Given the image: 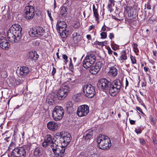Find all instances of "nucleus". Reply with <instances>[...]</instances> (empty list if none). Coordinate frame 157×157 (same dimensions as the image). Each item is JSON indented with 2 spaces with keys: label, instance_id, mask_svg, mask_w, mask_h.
Returning <instances> with one entry per match:
<instances>
[{
  "label": "nucleus",
  "instance_id": "nucleus-1",
  "mask_svg": "<svg viewBox=\"0 0 157 157\" xmlns=\"http://www.w3.org/2000/svg\"><path fill=\"white\" fill-rule=\"evenodd\" d=\"M55 137V142H57V144L53 143L51 148L56 156L63 157L66 148L71 141V137L69 133L64 132L56 133Z\"/></svg>",
  "mask_w": 157,
  "mask_h": 157
},
{
  "label": "nucleus",
  "instance_id": "nucleus-2",
  "mask_svg": "<svg viewBox=\"0 0 157 157\" xmlns=\"http://www.w3.org/2000/svg\"><path fill=\"white\" fill-rule=\"evenodd\" d=\"M122 83L119 79L114 80L112 83L105 78L100 80L97 84L99 90H107L110 95L115 96L120 92Z\"/></svg>",
  "mask_w": 157,
  "mask_h": 157
},
{
  "label": "nucleus",
  "instance_id": "nucleus-3",
  "mask_svg": "<svg viewBox=\"0 0 157 157\" xmlns=\"http://www.w3.org/2000/svg\"><path fill=\"white\" fill-rule=\"evenodd\" d=\"M22 28L18 24L13 25L7 32V37L12 43L18 42L22 36Z\"/></svg>",
  "mask_w": 157,
  "mask_h": 157
},
{
  "label": "nucleus",
  "instance_id": "nucleus-4",
  "mask_svg": "<svg viewBox=\"0 0 157 157\" xmlns=\"http://www.w3.org/2000/svg\"><path fill=\"white\" fill-rule=\"evenodd\" d=\"M98 147L101 149H109L111 144L109 138L107 136L100 135L97 139Z\"/></svg>",
  "mask_w": 157,
  "mask_h": 157
},
{
  "label": "nucleus",
  "instance_id": "nucleus-5",
  "mask_svg": "<svg viewBox=\"0 0 157 157\" xmlns=\"http://www.w3.org/2000/svg\"><path fill=\"white\" fill-rule=\"evenodd\" d=\"M96 56L94 53H87L83 61V67L86 69L91 67L95 62Z\"/></svg>",
  "mask_w": 157,
  "mask_h": 157
},
{
  "label": "nucleus",
  "instance_id": "nucleus-6",
  "mask_svg": "<svg viewBox=\"0 0 157 157\" xmlns=\"http://www.w3.org/2000/svg\"><path fill=\"white\" fill-rule=\"evenodd\" d=\"M64 111L62 107L59 106H57L54 109L52 117L55 121H59L63 118Z\"/></svg>",
  "mask_w": 157,
  "mask_h": 157
},
{
  "label": "nucleus",
  "instance_id": "nucleus-7",
  "mask_svg": "<svg viewBox=\"0 0 157 157\" xmlns=\"http://www.w3.org/2000/svg\"><path fill=\"white\" fill-rule=\"evenodd\" d=\"M29 34L31 36L33 37H40L43 36L44 38H47L48 35H45V30L40 27H34L29 32Z\"/></svg>",
  "mask_w": 157,
  "mask_h": 157
},
{
  "label": "nucleus",
  "instance_id": "nucleus-8",
  "mask_svg": "<svg viewBox=\"0 0 157 157\" xmlns=\"http://www.w3.org/2000/svg\"><path fill=\"white\" fill-rule=\"evenodd\" d=\"M83 92L86 96L92 98L95 94V87L89 84H86L83 86Z\"/></svg>",
  "mask_w": 157,
  "mask_h": 157
},
{
  "label": "nucleus",
  "instance_id": "nucleus-9",
  "mask_svg": "<svg viewBox=\"0 0 157 157\" xmlns=\"http://www.w3.org/2000/svg\"><path fill=\"white\" fill-rule=\"evenodd\" d=\"M24 12V17L27 20L32 19L35 16V9L31 6L29 5L26 6Z\"/></svg>",
  "mask_w": 157,
  "mask_h": 157
},
{
  "label": "nucleus",
  "instance_id": "nucleus-10",
  "mask_svg": "<svg viewBox=\"0 0 157 157\" xmlns=\"http://www.w3.org/2000/svg\"><path fill=\"white\" fill-rule=\"evenodd\" d=\"M70 88L67 85H64L60 88L58 91L57 95L59 100H62L67 95L69 91Z\"/></svg>",
  "mask_w": 157,
  "mask_h": 157
},
{
  "label": "nucleus",
  "instance_id": "nucleus-11",
  "mask_svg": "<svg viewBox=\"0 0 157 157\" xmlns=\"http://www.w3.org/2000/svg\"><path fill=\"white\" fill-rule=\"evenodd\" d=\"M13 157H25L26 155V151L23 147H17L15 148L11 153Z\"/></svg>",
  "mask_w": 157,
  "mask_h": 157
},
{
  "label": "nucleus",
  "instance_id": "nucleus-12",
  "mask_svg": "<svg viewBox=\"0 0 157 157\" xmlns=\"http://www.w3.org/2000/svg\"><path fill=\"white\" fill-rule=\"evenodd\" d=\"M89 112V107L85 105H81L78 108L77 113L78 116L82 117L87 115Z\"/></svg>",
  "mask_w": 157,
  "mask_h": 157
},
{
  "label": "nucleus",
  "instance_id": "nucleus-13",
  "mask_svg": "<svg viewBox=\"0 0 157 157\" xmlns=\"http://www.w3.org/2000/svg\"><path fill=\"white\" fill-rule=\"evenodd\" d=\"M54 138H53L52 136L50 134L46 135L44 138V141L42 144V146L44 147H46L47 145L50 144L51 148V145L53 143L57 144V142H55V140L53 141Z\"/></svg>",
  "mask_w": 157,
  "mask_h": 157
},
{
  "label": "nucleus",
  "instance_id": "nucleus-14",
  "mask_svg": "<svg viewBox=\"0 0 157 157\" xmlns=\"http://www.w3.org/2000/svg\"><path fill=\"white\" fill-rule=\"evenodd\" d=\"M102 66V63L100 61L97 62L95 65L91 67L90 72L92 74L96 75L100 71Z\"/></svg>",
  "mask_w": 157,
  "mask_h": 157
},
{
  "label": "nucleus",
  "instance_id": "nucleus-15",
  "mask_svg": "<svg viewBox=\"0 0 157 157\" xmlns=\"http://www.w3.org/2000/svg\"><path fill=\"white\" fill-rule=\"evenodd\" d=\"M10 45L6 39L2 37L0 39V47L4 50H8L10 47Z\"/></svg>",
  "mask_w": 157,
  "mask_h": 157
},
{
  "label": "nucleus",
  "instance_id": "nucleus-16",
  "mask_svg": "<svg viewBox=\"0 0 157 157\" xmlns=\"http://www.w3.org/2000/svg\"><path fill=\"white\" fill-rule=\"evenodd\" d=\"M29 72V68L26 66L21 67L20 69L19 75L22 77L27 75Z\"/></svg>",
  "mask_w": 157,
  "mask_h": 157
},
{
  "label": "nucleus",
  "instance_id": "nucleus-17",
  "mask_svg": "<svg viewBox=\"0 0 157 157\" xmlns=\"http://www.w3.org/2000/svg\"><path fill=\"white\" fill-rule=\"evenodd\" d=\"M48 128L52 131H55L58 128V124L54 121H49L47 124Z\"/></svg>",
  "mask_w": 157,
  "mask_h": 157
},
{
  "label": "nucleus",
  "instance_id": "nucleus-18",
  "mask_svg": "<svg viewBox=\"0 0 157 157\" xmlns=\"http://www.w3.org/2000/svg\"><path fill=\"white\" fill-rule=\"evenodd\" d=\"M72 37L74 43L75 44L78 43L82 39L81 36L77 32L74 33L72 34Z\"/></svg>",
  "mask_w": 157,
  "mask_h": 157
},
{
  "label": "nucleus",
  "instance_id": "nucleus-19",
  "mask_svg": "<svg viewBox=\"0 0 157 157\" xmlns=\"http://www.w3.org/2000/svg\"><path fill=\"white\" fill-rule=\"evenodd\" d=\"M60 15L62 18H65L67 14L68 9L67 6H62L60 9Z\"/></svg>",
  "mask_w": 157,
  "mask_h": 157
},
{
  "label": "nucleus",
  "instance_id": "nucleus-20",
  "mask_svg": "<svg viewBox=\"0 0 157 157\" xmlns=\"http://www.w3.org/2000/svg\"><path fill=\"white\" fill-rule=\"evenodd\" d=\"M67 26L66 23L64 21H59L57 22L56 27L58 31H60L61 30L66 29Z\"/></svg>",
  "mask_w": 157,
  "mask_h": 157
},
{
  "label": "nucleus",
  "instance_id": "nucleus-21",
  "mask_svg": "<svg viewBox=\"0 0 157 157\" xmlns=\"http://www.w3.org/2000/svg\"><path fill=\"white\" fill-rule=\"evenodd\" d=\"M93 132L92 131L87 132L83 136V140H85L86 144L89 142L90 140L92 138Z\"/></svg>",
  "mask_w": 157,
  "mask_h": 157
},
{
  "label": "nucleus",
  "instance_id": "nucleus-22",
  "mask_svg": "<svg viewBox=\"0 0 157 157\" xmlns=\"http://www.w3.org/2000/svg\"><path fill=\"white\" fill-rule=\"evenodd\" d=\"M34 155L36 157H39L41 156L43 154V149L40 147L36 148L33 152Z\"/></svg>",
  "mask_w": 157,
  "mask_h": 157
},
{
  "label": "nucleus",
  "instance_id": "nucleus-23",
  "mask_svg": "<svg viewBox=\"0 0 157 157\" xmlns=\"http://www.w3.org/2000/svg\"><path fill=\"white\" fill-rule=\"evenodd\" d=\"M28 58L33 60L35 61L37 59L38 55L36 52H30L28 54Z\"/></svg>",
  "mask_w": 157,
  "mask_h": 157
},
{
  "label": "nucleus",
  "instance_id": "nucleus-24",
  "mask_svg": "<svg viewBox=\"0 0 157 157\" xmlns=\"http://www.w3.org/2000/svg\"><path fill=\"white\" fill-rule=\"evenodd\" d=\"M109 73L112 76L115 77L117 74V70L115 67H111L110 68Z\"/></svg>",
  "mask_w": 157,
  "mask_h": 157
},
{
  "label": "nucleus",
  "instance_id": "nucleus-25",
  "mask_svg": "<svg viewBox=\"0 0 157 157\" xmlns=\"http://www.w3.org/2000/svg\"><path fill=\"white\" fill-rule=\"evenodd\" d=\"M82 98L81 94L80 93H77L73 96V99L74 101L78 102L81 101Z\"/></svg>",
  "mask_w": 157,
  "mask_h": 157
},
{
  "label": "nucleus",
  "instance_id": "nucleus-26",
  "mask_svg": "<svg viewBox=\"0 0 157 157\" xmlns=\"http://www.w3.org/2000/svg\"><path fill=\"white\" fill-rule=\"evenodd\" d=\"M60 30V31H58L60 34L61 37L62 38H66L68 35V32L66 30V29Z\"/></svg>",
  "mask_w": 157,
  "mask_h": 157
},
{
  "label": "nucleus",
  "instance_id": "nucleus-27",
  "mask_svg": "<svg viewBox=\"0 0 157 157\" xmlns=\"http://www.w3.org/2000/svg\"><path fill=\"white\" fill-rule=\"evenodd\" d=\"M93 11L94 16L95 18V20L98 21L99 20V15L98 13V9H96L94 5L93 6Z\"/></svg>",
  "mask_w": 157,
  "mask_h": 157
},
{
  "label": "nucleus",
  "instance_id": "nucleus-28",
  "mask_svg": "<svg viewBox=\"0 0 157 157\" xmlns=\"http://www.w3.org/2000/svg\"><path fill=\"white\" fill-rule=\"evenodd\" d=\"M122 61V62L123 61V60H126L127 59V56L126 55V52L125 50H123L121 52V56L120 57Z\"/></svg>",
  "mask_w": 157,
  "mask_h": 157
},
{
  "label": "nucleus",
  "instance_id": "nucleus-29",
  "mask_svg": "<svg viewBox=\"0 0 157 157\" xmlns=\"http://www.w3.org/2000/svg\"><path fill=\"white\" fill-rule=\"evenodd\" d=\"M31 116L29 115V113L28 112L26 111L25 113V114L24 115L22 118H23L22 119L23 121L27 120Z\"/></svg>",
  "mask_w": 157,
  "mask_h": 157
},
{
  "label": "nucleus",
  "instance_id": "nucleus-30",
  "mask_svg": "<svg viewBox=\"0 0 157 157\" xmlns=\"http://www.w3.org/2000/svg\"><path fill=\"white\" fill-rule=\"evenodd\" d=\"M132 46L134 49V52L136 54L139 52V50L137 48V44H132Z\"/></svg>",
  "mask_w": 157,
  "mask_h": 157
},
{
  "label": "nucleus",
  "instance_id": "nucleus-31",
  "mask_svg": "<svg viewBox=\"0 0 157 157\" xmlns=\"http://www.w3.org/2000/svg\"><path fill=\"white\" fill-rule=\"evenodd\" d=\"M73 105L71 101H69L67 103L66 107L68 109H69L73 108Z\"/></svg>",
  "mask_w": 157,
  "mask_h": 157
},
{
  "label": "nucleus",
  "instance_id": "nucleus-32",
  "mask_svg": "<svg viewBox=\"0 0 157 157\" xmlns=\"http://www.w3.org/2000/svg\"><path fill=\"white\" fill-rule=\"evenodd\" d=\"M130 58L132 64H136V60L135 57L132 55L130 56Z\"/></svg>",
  "mask_w": 157,
  "mask_h": 157
},
{
  "label": "nucleus",
  "instance_id": "nucleus-33",
  "mask_svg": "<svg viewBox=\"0 0 157 157\" xmlns=\"http://www.w3.org/2000/svg\"><path fill=\"white\" fill-rule=\"evenodd\" d=\"M101 38L102 39H105L107 37V33L105 32H102L101 34Z\"/></svg>",
  "mask_w": 157,
  "mask_h": 157
},
{
  "label": "nucleus",
  "instance_id": "nucleus-34",
  "mask_svg": "<svg viewBox=\"0 0 157 157\" xmlns=\"http://www.w3.org/2000/svg\"><path fill=\"white\" fill-rule=\"evenodd\" d=\"M47 13L48 16L49 17L50 20L51 21H53V19L51 16V10H48L47 11Z\"/></svg>",
  "mask_w": 157,
  "mask_h": 157
},
{
  "label": "nucleus",
  "instance_id": "nucleus-35",
  "mask_svg": "<svg viewBox=\"0 0 157 157\" xmlns=\"http://www.w3.org/2000/svg\"><path fill=\"white\" fill-rule=\"evenodd\" d=\"M101 30L104 31H109V28L107 27L105 25H104L101 28Z\"/></svg>",
  "mask_w": 157,
  "mask_h": 157
},
{
  "label": "nucleus",
  "instance_id": "nucleus-36",
  "mask_svg": "<svg viewBox=\"0 0 157 157\" xmlns=\"http://www.w3.org/2000/svg\"><path fill=\"white\" fill-rule=\"evenodd\" d=\"M113 6V4H111L110 3H109L108 4L107 8L110 11V12H111L112 11V7Z\"/></svg>",
  "mask_w": 157,
  "mask_h": 157
},
{
  "label": "nucleus",
  "instance_id": "nucleus-37",
  "mask_svg": "<svg viewBox=\"0 0 157 157\" xmlns=\"http://www.w3.org/2000/svg\"><path fill=\"white\" fill-rule=\"evenodd\" d=\"M69 69L71 71H73L74 70V67L73 66L72 64V63L71 61H71L70 62V63L69 64Z\"/></svg>",
  "mask_w": 157,
  "mask_h": 157
},
{
  "label": "nucleus",
  "instance_id": "nucleus-38",
  "mask_svg": "<svg viewBox=\"0 0 157 157\" xmlns=\"http://www.w3.org/2000/svg\"><path fill=\"white\" fill-rule=\"evenodd\" d=\"M80 26V24L78 23H75L74 24L73 27L75 29H78Z\"/></svg>",
  "mask_w": 157,
  "mask_h": 157
},
{
  "label": "nucleus",
  "instance_id": "nucleus-39",
  "mask_svg": "<svg viewBox=\"0 0 157 157\" xmlns=\"http://www.w3.org/2000/svg\"><path fill=\"white\" fill-rule=\"evenodd\" d=\"M62 57L63 59L65 60V62H67L68 61V60L67 59L68 57L66 55H63Z\"/></svg>",
  "mask_w": 157,
  "mask_h": 157
},
{
  "label": "nucleus",
  "instance_id": "nucleus-40",
  "mask_svg": "<svg viewBox=\"0 0 157 157\" xmlns=\"http://www.w3.org/2000/svg\"><path fill=\"white\" fill-rule=\"evenodd\" d=\"M150 119L151 122H152V124L154 125L156 123V121L155 120V119L153 117H151L150 118Z\"/></svg>",
  "mask_w": 157,
  "mask_h": 157
},
{
  "label": "nucleus",
  "instance_id": "nucleus-41",
  "mask_svg": "<svg viewBox=\"0 0 157 157\" xmlns=\"http://www.w3.org/2000/svg\"><path fill=\"white\" fill-rule=\"evenodd\" d=\"M140 143L143 145H144L146 144L145 141L143 139L140 138Z\"/></svg>",
  "mask_w": 157,
  "mask_h": 157
},
{
  "label": "nucleus",
  "instance_id": "nucleus-42",
  "mask_svg": "<svg viewBox=\"0 0 157 157\" xmlns=\"http://www.w3.org/2000/svg\"><path fill=\"white\" fill-rule=\"evenodd\" d=\"M145 6L147 8L148 10H151V6L148 3H147L145 4Z\"/></svg>",
  "mask_w": 157,
  "mask_h": 157
},
{
  "label": "nucleus",
  "instance_id": "nucleus-43",
  "mask_svg": "<svg viewBox=\"0 0 157 157\" xmlns=\"http://www.w3.org/2000/svg\"><path fill=\"white\" fill-rule=\"evenodd\" d=\"M56 69L54 67H53L52 70V75L53 76H54V75L56 73Z\"/></svg>",
  "mask_w": 157,
  "mask_h": 157
},
{
  "label": "nucleus",
  "instance_id": "nucleus-44",
  "mask_svg": "<svg viewBox=\"0 0 157 157\" xmlns=\"http://www.w3.org/2000/svg\"><path fill=\"white\" fill-rule=\"evenodd\" d=\"M136 109L137 110L139 111L141 113H142L143 114H144V113L143 112L142 110L139 107H136Z\"/></svg>",
  "mask_w": 157,
  "mask_h": 157
},
{
  "label": "nucleus",
  "instance_id": "nucleus-45",
  "mask_svg": "<svg viewBox=\"0 0 157 157\" xmlns=\"http://www.w3.org/2000/svg\"><path fill=\"white\" fill-rule=\"evenodd\" d=\"M135 132H136L137 133V134H140L141 133V130L139 129V128H138V129H136L135 130Z\"/></svg>",
  "mask_w": 157,
  "mask_h": 157
},
{
  "label": "nucleus",
  "instance_id": "nucleus-46",
  "mask_svg": "<svg viewBox=\"0 0 157 157\" xmlns=\"http://www.w3.org/2000/svg\"><path fill=\"white\" fill-rule=\"evenodd\" d=\"M109 54H112L113 52V51L109 47H108L107 48Z\"/></svg>",
  "mask_w": 157,
  "mask_h": 157
},
{
  "label": "nucleus",
  "instance_id": "nucleus-47",
  "mask_svg": "<svg viewBox=\"0 0 157 157\" xmlns=\"http://www.w3.org/2000/svg\"><path fill=\"white\" fill-rule=\"evenodd\" d=\"M95 44H98V45H100L101 46H102L103 45V43L102 42H99L98 41H96L95 42Z\"/></svg>",
  "mask_w": 157,
  "mask_h": 157
},
{
  "label": "nucleus",
  "instance_id": "nucleus-48",
  "mask_svg": "<svg viewBox=\"0 0 157 157\" xmlns=\"http://www.w3.org/2000/svg\"><path fill=\"white\" fill-rule=\"evenodd\" d=\"M109 37L110 39H112L114 37V35L113 33H111L109 34Z\"/></svg>",
  "mask_w": 157,
  "mask_h": 157
},
{
  "label": "nucleus",
  "instance_id": "nucleus-49",
  "mask_svg": "<svg viewBox=\"0 0 157 157\" xmlns=\"http://www.w3.org/2000/svg\"><path fill=\"white\" fill-rule=\"evenodd\" d=\"M109 3L113 4V6H114L115 5V1L114 0H109Z\"/></svg>",
  "mask_w": 157,
  "mask_h": 157
},
{
  "label": "nucleus",
  "instance_id": "nucleus-50",
  "mask_svg": "<svg viewBox=\"0 0 157 157\" xmlns=\"http://www.w3.org/2000/svg\"><path fill=\"white\" fill-rule=\"evenodd\" d=\"M129 120L130 121V123L131 124H135V121L131 120V119H129Z\"/></svg>",
  "mask_w": 157,
  "mask_h": 157
},
{
  "label": "nucleus",
  "instance_id": "nucleus-51",
  "mask_svg": "<svg viewBox=\"0 0 157 157\" xmlns=\"http://www.w3.org/2000/svg\"><path fill=\"white\" fill-rule=\"evenodd\" d=\"M57 7L56 3V0H54V9H55L56 7Z\"/></svg>",
  "mask_w": 157,
  "mask_h": 157
},
{
  "label": "nucleus",
  "instance_id": "nucleus-52",
  "mask_svg": "<svg viewBox=\"0 0 157 157\" xmlns=\"http://www.w3.org/2000/svg\"><path fill=\"white\" fill-rule=\"evenodd\" d=\"M94 25H92L90 26L89 28V31H90L92 29H94Z\"/></svg>",
  "mask_w": 157,
  "mask_h": 157
},
{
  "label": "nucleus",
  "instance_id": "nucleus-53",
  "mask_svg": "<svg viewBox=\"0 0 157 157\" xmlns=\"http://www.w3.org/2000/svg\"><path fill=\"white\" fill-rule=\"evenodd\" d=\"M86 38L88 40H91V36L90 35H86Z\"/></svg>",
  "mask_w": 157,
  "mask_h": 157
},
{
  "label": "nucleus",
  "instance_id": "nucleus-54",
  "mask_svg": "<svg viewBox=\"0 0 157 157\" xmlns=\"http://www.w3.org/2000/svg\"><path fill=\"white\" fill-rule=\"evenodd\" d=\"M146 85V82H143L141 83V86L142 87L145 86Z\"/></svg>",
  "mask_w": 157,
  "mask_h": 157
},
{
  "label": "nucleus",
  "instance_id": "nucleus-55",
  "mask_svg": "<svg viewBox=\"0 0 157 157\" xmlns=\"http://www.w3.org/2000/svg\"><path fill=\"white\" fill-rule=\"evenodd\" d=\"M136 98L140 103L142 101L141 99L139 98L138 96H136Z\"/></svg>",
  "mask_w": 157,
  "mask_h": 157
},
{
  "label": "nucleus",
  "instance_id": "nucleus-56",
  "mask_svg": "<svg viewBox=\"0 0 157 157\" xmlns=\"http://www.w3.org/2000/svg\"><path fill=\"white\" fill-rule=\"evenodd\" d=\"M126 87H125V88H126V87L128 85V80H127V79H126Z\"/></svg>",
  "mask_w": 157,
  "mask_h": 157
},
{
  "label": "nucleus",
  "instance_id": "nucleus-57",
  "mask_svg": "<svg viewBox=\"0 0 157 157\" xmlns=\"http://www.w3.org/2000/svg\"><path fill=\"white\" fill-rule=\"evenodd\" d=\"M144 70L145 72H147L148 71V68L146 67H144Z\"/></svg>",
  "mask_w": 157,
  "mask_h": 157
},
{
  "label": "nucleus",
  "instance_id": "nucleus-58",
  "mask_svg": "<svg viewBox=\"0 0 157 157\" xmlns=\"http://www.w3.org/2000/svg\"><path fill=\"white\" fill-rule=\"evenodd\" d=\"M153 55L155 56H156V54L157 53L156 52V51H153Z\"/></svg>",
  "mask_w": 157,
  "mask_h": 157
},
{
  "label": "nucleus",
  "instance_id": "nucleus-59",
  "mask_svg": "<svg viewBox=\"0 0 157 157\" xmlns=\"http://www.w3.org/2000/svg\"><path fill=\"white\" fill-rule=\"evenodd\" d=\"M56 55H57V58L58 59H59L60 58H59V53L58 52H57L56 54Z\"/></svg>",
  "mask_w": 157,
  "mask_h": 157
},
{
  "label": "nucleus",
  "instance_id": "nucleus-60",
  "mask_svg": "<svg viewBox=\"0 0 157 157\" xmlns=\"http://www.w3.org/2000/svg\"><path fill=\"white\" fill-rule=\"evenodd\" d=\"M113 54L114 55H115L116 56L117 55V53L116 52H113Z\"/></svg>",
  "mask_w": 157,
  "mask_h": 157
},
{
  "label": "nucleus",
  "instance_id": "nucleus-61",
  "mask_svg": "<svg viewBox=\"0 0 157 157\" xmlns=\"http://www.w3.org/2000/svg\"><path fill=\"white\" fill-rule=\"evenodd\" d=\"M74 60L75 61V62L76 61V59H77V58H76V57H74Z\"/></svg>",
  "mask_w": 157,
  "mask_h": 157
},
{
  "label": "nucleus",
  "instance_id": "nucleus-62",
  "mask_svg": "<svg viewBox=\"0 0 157 157\" xmlns=\"http://www.w3.org/2000/svg\"><path fill=\"white\" fill-rule=\"evenodd\" d=\"M3 124H1L0 125V128L1 129H2V128H3V127L2 126V125Z\"/></svg>",
  "mask_w": 157,
  "mask_h": 157
},
{
  "label": "nucleus",
  "instance_id": "nucleus-63",
  "mask_svg": "<svg viewBox=\"0 0 157 157\" xmlns=\"http://www.w3.org/2000/svg\"><path fill=\"white\" fill-rule=\"evenodd\" d=\"M140 93L143 96V94L142 92L140 91Z\"/></svg>",
  "mask_w": 157,
  "mask_h": 157
},
{
  "label": "nucleus",
  "instance_id": "nucleus-64",
  "mask_svg": "<svg viewBox=\"0 0 157 157\" xmlns=\"http://www.w3.org/2000/svg\"><path fill=\"white\" fill-rule=\"evenodd\" d=\"M118 117H121V114H120V113H119V114H118Z\"/></svg>",
  "mask_w": 157,
  "mask_h": 157
}]
</instances>
